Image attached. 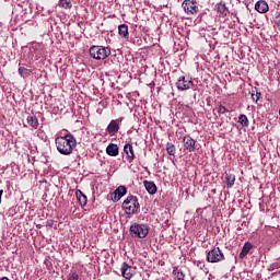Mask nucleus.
<instances>
[{
  "instance_id": "obj_9",
  "label": "nucleus",
  "mask_w": 280,
  "mask_h": 280,
  "mask_svg": "<svg viewBox=\"0 0 280 280\" xmlns=\"http://www.w3.org/2000/svg\"><path fill=\"white\" fill-rule=\"evenodd\" d=\"M135 270H136V268L128 265L127 262L121 264L120 271H121V276L124 277V279H127V280L132 279V276L135 275Z\"/></svg>"
},
{
  "instance_id": "obj_30",
  "label": "nucleus",
  "mask_w": 280,
  "mask_h": 280,
  "mask_svg": "<svg viewBox=\"0 0 280 280\" xmlns=\"http://www.w3.org/2000/svg\"><path fill=\"white\" fill-rule=\"evenodd\" d=\"M78 279H80V276L78 275V272H72L68 278V280H78Z\"/></svg>"
},
{
  "instance_id": "obj_22",
  "label": "nucleus",
  "mask_w": 280,
  "mask_h": 280,
  "mask_svg": "<svg viewBox=\"0 0 280 280\" xmlns=\"http://www.w3.org/2000/svg\"><path fill=\"white\" fill-rule=\"evenodd\" d=\"M238 124H241V126H243V128H248V126H249L248 117L244 114H241L238 116Z\"/></svg>"
},
{
  "instance_id": "obj_10",
  "label": "nucleus",
  "mask_w": 280,
  "mask_h": 280,
  "mask_svg": "<svg viewBox=\"0 0 280 280\" xmlns=\"http://www.w3.org/2000/svg\"><path fill=\"white\" fill-rule=\"evenodd\" d=\"M126 194H128V189L126 188V186H119L116 189V191H114L112 194L113 202H119V200H121V198H124V196H126Z\"/></svg>"
},
{
  "instance_id": "obj_13",
  "label": "nucleus",
  "mask_w": 280,
  "mask_h": 280,
  "mask_svg": "<svg viewBox=\"0 0 280 280\" xmlns=\"http://www.w3.org/2000/svg\"><path fill=\"white\" fill-rule=\"evenodd\" d=\"M270 8L268 7V2L266 0H259L255 4V11L259 12V14H266Z\"/></svg>"
},
{
  "instance_id": "obj_4",
  "label": "nucleus",
  "mask_w": 280,
  "mask_h": 280,
  "mask_svg": "<svg viewBox=\"0 0 280 280\" xmlns=\"http://www.w3.org/2000/svg\"><path fill=\"white\" fill-rule=\"evenodd\" d=\"M130 233L133 237L143 240L148 237V233H150V226H148V224L133 223L130 225Z\"/></svg>"
},
{
  "instance_id": "obj_3",
  "label": "nucleus",
  "mask_w": 280,
  "mask_h": 280,
  "mask_svg": "<svg viewBox=\"0 0 280 280\" xmlns=\"http://www.w3.org/2000/svg\"><path fill=\"white\" fill-rule=\"evenodd\" d=\"M90 56L94 60H106L110 56V48L104 46H92L90 48Z\"/></svg>"
},
{
  "instance_id": "obj_6",
  "label": "nucleus",
  "mask_w": 280,
  "mask_h": 280,
  "mask_svg": "<svg viewBox=\"0 0 280 280\" xmlns=\"http://www.w3.org/2000/svg\"><path fill=\"white\" fill-rule=\"evenodd\" d=\"M182 8L184 12H186L188 15L198 14V5H196V1L194 0H184L182 3Z\"/></svg>"
},
{
  "instance_id": "obj_24",
  "label": "nucleus",
  "mask_w": 280,
  "mask_h": 280,
  "mask_svg": "<svg viewBox=\"0 0 280 280\" xmlns=\"http://www.w3.org/2000/svg\"><path fill=\"white\" fill-rule=\"evenodd\" d=\"M225 183L228 187H233L235 185V175L226 173Z\"/></svg>"
},
{
  "instance_id": "obj_5",
  "label": "nucleus",
  "mask_w": 280,
  "mask_h": 280,
  "mask_svg": "<svg viewBox=\"0 0 280 280\" xmlns=\"http://www.w3.org/2000/svg\"><path fill=\"white\" fill-rule=\"evenodd\" d=\"M224 253L220 247H214L207 253V261L209 264H220V261H224Z\"/></svg>"
},
{
  "instance_id": "obj_11",
  "label": "nucleus",
  "mask_w": 280,
  "mask_h": 280,
  "mask_svg": "<svg viewBox=\"0 0 280 280\" xmlns=\"http://www.w3.org/2000/svg\"><path fill=\"white\" fill-rule=\"evenodd\" d=\"M214 10L219 14V16H229V8L226 7V3L224 2H219L214 5Z\"/></svg>"
},
{
  "instance_id": "obj_19",
  "label": "nucleus",
  "mask_w": 280,
  "mask_h": 280,
  "mask_svg": "<svg viewBox=\"0 0 280 280\" xmlns=\"http://www.w3.org/2000/svg\"><path fill=\"white\" fill-rule=\"evenodd\" d=\"M118 34L121 38H128V25L121 24L118 26Z\"/></svg>"
},
{
  "instance_id": "obj_26",
  "label": "nucleus",
  "mask_w": 280,
  "mask_h": 280,
  "mask_svg": "<svg viewBox=\"0 0 280 280\" xmlns=\"http://www.w3.org/2000/svg\"><path fill=\"white\" fill-rule=\"evenodd\" d=\"M176 280H185V273L183 271H177L175 273Z\"/></svg>"
},
{
  "instance_id": "obj_18",
  "label": "nucleus",
  "mask_w": 280,
  "mask_h": 280,
  "mask_svg": "<svg viewBox=\"0 0 280 280\" xmlns=\"http://www.w3.org/2000/svg\"><path fill=\"white\" fill-rule=\"evenodd\" d=\"M252 249H253V244H250L249 242L245 243L242 248V252L240 253L241 259H244V257H246V255H248V253H250Z\"/></svg>"
},
{
  "instance_id": "obj_27",
  "label": "nucleus",
  "mask_w": 280,
  "mask_h": 280,
  "mask_svg": "<svg viewBox=\"0 0 280 280\" xmlns=\"http://www.w3.org/2000/svg\"><path fill=\"white\" fill-rule=\"evenodd\" d=\"M259 97H261L260 92H257L256 94H252L253 102H259Z\"/></svg>"
},
{
  "instance_id": "obj_14",
  "label": "nucleus",
  "mask_w": 280,
  "mask_h": 280,
  "mask_svg": "<svg viewBox=\"0 0 280 280\" xmlns=\"http://www.w3.org/2000/svg\"><path fill=\"white\" fill-rule=\"evenodd\" d=\"M124 152L127 155L128 163H132V161H135V149L132 148V144H125Z\"/></svg>"
},
{
  "instance_id": "obj_32",
  "label": "nucleus",
  "mask_w": 280,
  "mask_h": 280,
  "mask_svg": "<svg viewBox=\"0 0 280 280\" xmlns=\"http://www.w3.org/2000/svg\"><path fill=\"white\" fill-rule=\"evenodd\" d=\"M205 272H206V275H207V273L209 272V270H208V269H206V270H205Z\"/></svg>"
},
{
  "instance_id": "obj_21",
  "label": "nucleus",
  "mask_w": 280,
  "mask_h": 280,
  "mask_svg": "<svg viewBox=\"0 0 280 280\" xmlns=\"http://www.w3.org/2000/svg\"><path fill=\"white\" fill-rule=\"evenodd\" d=\"M26 121L31 128H38V118L36 116H28Z\"/></svg>"
},
{
  "instance_id": "obj_2",
  "label": "nucleus",
  "mask_w": 280,
  "mask_h": 280,
  "mask_svg": "<svg viewBox=\"0 0 280 280\" xmlns=\"http://www.w3.org/2000/svg\"><path fill=\"white\" fill-rule=\"evenodd\" d=\"M122 209L127 215H135L140 209L139 199L136 196H128L122 202Z\"/></svg>"
},
{
  "instance_id": "obj_31",
  "label": "nucleus",
  "mask_w": 280,
  "mask_h": 280,
  "mask_svg": "<svg viewBox=\"0 0 280 280\" xmlns=\"http://www.w3.org/2000/svg\"><path fill=\"white\" fill-rule=\"evenodd\" d=\"M275 23H276V25H280V13L279 12L276 13Z\"/></svg>"
},
{
  "instance_id": "obj_23",
  "label": "nucleus",
  "mask_w": 280,
  "mask_h": 280,
  "mask_svg": "<svg viewBox=\"0 0 280 280\" xmlns=\"http://www.w3.org/2000/svg\"><path fill=\"white\" fill-rule=\"evenodd\" d=\"M166 152L170 156H176V145H174L172 142H168L166 144Z\"/></svg>"
},
{
  "instance_id": "obj_17",
  "label": "nucleus",
  "mask_w": 280,
  "mask_h": 280,
  "mask_svg": "<svg viewBox=\"0 0 280 280\" xmlns=\"http://www.w3.org/2000/svg\"><path fill=\"white\" fill-rule=\"evenodd\" d=\"M75 196L77 200H79V205H81V207H86V202L89 201L86 195H84L82 190H77Z\"/></svg>"
},
{
  "instance_id": "obj_28",
  "label": "nucleus",
  "mask_w": 280,
  "mask_h": 280,
  "mask_svg": "<svg viewBox=\"0 0 280 280\" xmlns=\"http://www.w3.org/2000/svg\"><path fill=\"white\" fill-rule=\"evenodd\" d=\"M218 113L220 115H224V113H229V109H226L223 105H220L218 108Z\"/></svg>"
},
{
  "instance_id": "obj_1",
  "label": "nucleus",
  "mask_w": 280,
  "mask_h": 280,
  "mask_svg": "<svg viewBox=\"0 0 280 280\" xmlns=\"http://www.w3.org/2000/svg\"><path fill=\"white\" fill-rule=\"evenodd\" d=\"M55 143L59 154L69 156V154H72L73 149L78 145V140H75L73 133L68 132L66 136L57 137L55 139Z\"/></svg>"
},
{
  "instance_id": "obj_29",
  "label": "nucleus",
  "mask_w": 280,
  "mask_h": 280,
  "mask_svg": "<svg viewBox=\"0 0 280 280\" xmlns=\"http://www.w3.org/2000/svg\"><path fill=\"white\" fill-rule=\"evenodd\" d=\"M280 262H273L269 266V270H279Z\"/></svg>"
},
{
  "instance_id": "obj_8",
  "label": "nucleus",
  "mask_w": 280,
  "mask_h": 280,
  "mask_svg": "<svg viewBox=\"0 0 280 280\" xmlns=\"http://www.w3.org/2000/svg\"><path fill=\"white\" fill-rule=\"evenodd\" d=\"M183 143L184 150H187V152H196V150H198V144L196 143V140L190 136H185L183 138Z\"/></svg>"
},
{
  "instance_id": "obj_20",
  "label": "nucleus",
  "mask_w": 280,
  "mask_h": 280,
  "mask_svg": "<svg viewBox=\"0 0 280 280\" xmlns=\"http://www.w3.org/2000/svg\"><path fill=\"white\" fill-rule=\"evenodd\" d=\"M58 7L63 8V10H71L73 4L71 3V0H59Z\"/></svg>"
},
{
  "instance_id": "obj_25",
  "label": "nucleus",
  "mask_w": 280,
  "mask_h": 280,
  "mask_svg": "<svg viewBox=\"0 0 280 280\" xmlns=\"http://www.w3.org/2000/svg\"><path fill=\"white\" fill-rule=\"evenodd\" d=\"M30 69L27 68H23V67H20L19 68V74L22 77V78H30Z\"/></svg>"
},
{
  "instance_id": "obj_12",
  "label": "nucleus",
  "mask_w": 280,
  "mask_h": 280,
  "mask_svg": "<svg viewBox=\"0 0 280 280\" xmlns=\"http://www.w3.org/2000/svg\"><path fill=\"white\" fill-rule=\"evenodd\" d=\"M106 131L108 135H110V137H115V135L119 132V120H112L108 124Z\"/></svg>"
},
{
  "instance_id": "obj_15",
  "label": "nucleus",
  "mask_w": 280,
  "mask_h": 280,
  "mask_svg": "<svg viewBox=\"0 0 280 280\" xmlns=\"http://www.w3.org/2000/svg\"><path fill=\"white\" fill-rule=\"evenodd\" d=\"M106 152L108 156H118L119 155V147L115 143H109L106 148Z\"/></svg>"
},
{
  "instance_id": "obj_16",
  "label": "nucleus",
  "mask_w": 280,
  "mask_h": 280,
  "mask_svg": "<svg viewBox=\"0 0 280 280\" xmlns=\"http://www.w3.org/2000/svg\"><path fill=\"white\" fill-rule=\"evenodd\" d=\"M143 185L148 194H150L151 196H154V194H156V184H154V182L144 180Z\"/></svg>"
},
{
  "instance_id": "obj_7",
  "label": "nucleus",
  "mask_w": 280,
  "mask_h": 280,
  "mask_svg": "<svg viewBox=\"0 0 280 280\" xmlns=\"http://www.w3.org/2000/svg\"><path fill=\"white\" fill-rule=\"evenodd\" d=\"M176 88L178 91H189V89L194 88V81L189 78L179 77L176 82Z\"/></svg>"
}]
</instances>
